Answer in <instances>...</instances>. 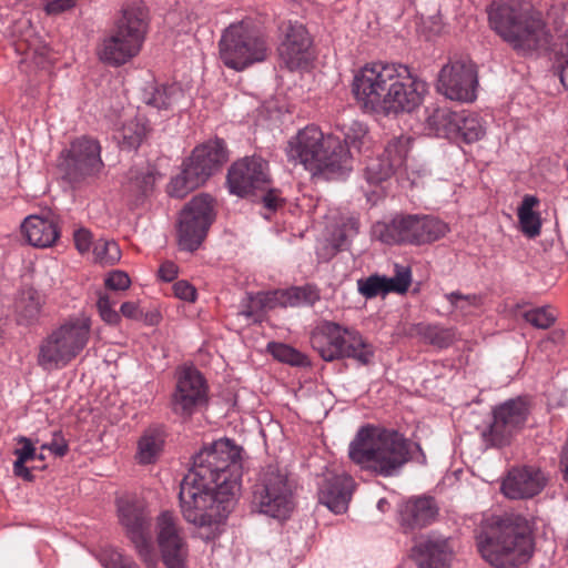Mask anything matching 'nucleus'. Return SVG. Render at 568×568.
<instances>
[{
  "instance_id": "obj_38",
  "label": "nucleus",
  "mask_w": 568,
  "mask_h": 568,
  "mask_svg": "<svg viewBox=\"0 0 568 568\" xmlns=\"http://www.w3.org/2000/svg\"><path fill=\"white\" fill-rule=\"evenodd\" d=\"M485 133L486 128L477 114L460 112L455 139L469 144L479 141Z\"/></svg>"
},
{
  "instance_id": "obj_8",
  "label": "nucleus",
  "mask_w": 568,
  "mask_h": 568,
  "mask_svg": "<svg viewBox=\"0 0 568 568\" xmlns=\"http://www.w3.org/2000/svg\"><path fill=\"white\" fill-rule=\"evenodd\" d=\"M148 26L144 7L133 4L123 9L114 31L102 40L98 49L99 59L112 67L129 62L141 51Z\"/></svg>"
},
{
  "instance_id": "obj_61",
  "label": "nucleus",
  "mask_w": 568,
  "mask_h": 568,
  "mask_svg": "<svg viewBox=\"0 0 568 568\" xmlns=\"http://www.w3.org/2000/svg\"><path fill=\"white\" fill-rule=\"evenodd\" d=\"M121 314L130 320H142L143 312L134 302H124L120 307Z\"/></svg>"
},
{
  "instance_id": "obj_2",
  "label": "nucleus",
  "mask_w": 568,
  "mask_h": 568,
  "mask_svg": "<svg viewBox=\"0 0 568 568\" xmlns=\"http://www.w3.org/2000/svg\"><path fill=\"white\" fill-rule=\"evenodd\" d=\"M427 92V83L402 63L366 64L353 80L354 97L366 112H412L423 103Z\"/></svg>"
},
{
  "instance_id": "obj_3",
  "label": "nucleus",
  "mask_w": 568,
  "mask_h": 568,
  "mask_svg": "<svg viewBox=\"0 0 568 568\" xmlns=\"http://www.w3.org/2000/svg\"><path fill=\"white\" fill-rule=\"evenodd\" d=\"M427 92V83L402 63L366 64L353 80L354 97L366 112H412L423 103Z\"/></svg>"
},
{
  "instance_id": "obj_54",
  "label": "nucleus",
  "mask_w": 568,
  "mask_h": 568,
  "mask_svg": "<svg viewBox=\"0 0 568 568\" xmlns=\"http://www.w3.org/2000/svg\"><path fill=\"white\" fill-rule=\"evenodd\" d=\"M131 280L123 271H113L105 278V286L114 291H124L130 287Z\"/></svg>"
},
{
  "instance_id": "obj_63",
  "label": "nucleus",
  "mask_w": 568,
  "mask_h": 568,
  "mask_svg": "<svg viewBox=\"0 0 568 568\" xmlns=\"http://www.w3.org/2000/svg\"><path fill=\"white\" fill-rule=\"evenodd\" d=\"M282 200L278 195V191L271 189L263 196L264 206L270 210H275L281 204Z\"/></svg>"
},
{
  "instance_id": "obj_64",
  "label": "nucleus",
  "mask_w": 568,
  "mask_h": 568,
  "mask_svg": "<svg viewBox=\"0 0 568 568\" xmlns=\"http://www.w3.org/2000/svg\"><path fill=\"white\" fill-rule=\"evenodd\" d=\"M27 462H21L20 466L18 462L13 463V473L16 476L21 477L26 480H32L33 476L28 467H26Z\"/></svg>"
},
{
  "instance_id": "obj_24",
  "label": "nucleus",
  "mask_w": 568,
  "mask_h": 568,
  "mask_svg": "<svg viewBox=\"0 0 568 568\" xmlns=\"http://www.w3.org/2000/svg\"><path fill=\"white\" fill-rule=\"evenodd\" d=\"M413 557L418 568H449L454 552L447 538L429 534L415 545Z\"/></svg>"
},
{
  "instance_id": "obj_26",
  "label": "nucleus",
  "mask_w": 568,
  "mask_h": 568,
  "mask_svg": "<svg viewBox=\"0 0 568 568\" xmlns=\"http://www.w3.org/2000/svg\"><path fill=\"white\" fill-rule=\"evenodd\" d=\"M438 515V506L433 497H412L399 508V525L405 532L430 525Z\"/></svg>"
},
{
  "instance_id": "obj_45",
  "label": "nucleus",
  "mask_w": 568,
  "mask_h": 568,
  "mask_svg": "<svg viewBox=\"0 0 568 568\" xmlns=\"http://www.w3.org/2000/svg\"><path fill=\"white\" fill-rule=\"evenodd\" d=\"M384 277V286L386 294L388 293H406L412 282V271L408 266L395 264V275L392 277Z\"/></svg>"
},
{
  "instance_id": "obj_21",
  "label": "nucleus",
  "mask_w": 568,
  "mask_h": 568,
  "mask_svg": "<svg viewBox=\"0 0 568 568\" xmlns=\"http://www.w3.org/2000/svg\"><path fill=\"white\" fill-rule=\"evenodd\" d=\"M227 160L225 143L215 139L196 146L192 154L183 162L182 169L191 175L200 187Z\"/></svg>"
},
{
  "instance_id": "obj_25",
  "label": "nucleus",
  "mask_w": 568,
  "mask_h": 568,
  "mask_svg": "<svg viewBox=\"0 0 568 568\" xmlns=\"http://www.w3.org/2000/svg\"><path fill=\"white\" fill-rule=\"evenodd\" d=\"M311 39L303 24L290 23L285 31V39L278 48L283 63L290 70H296L307 64Z\"/></svg>"
},
{
  "instance_id": "obj_47",
  "label": "nucleus",
  "mask_w": 568,
  "mask_h": 568,
  "mask_svg": "<svg viewBox=\"0 0 568 568\" xmlns=\"http://www.w3.org/2000/svg\"><path fill=\"white\" fill-rule=\"evenodd\" d=\"M395 171L396 169L384 156L371 159L365 168V178L368 183L377 184L388 179Z\"/></svg>"
},
{
  "instance_id": "obj_4",
  "label": "nucleus",
  "mask_w": 568,
  "mask_h": 568,
  "mask_svg": "<svg viewBox=\"0 0 568 568\" xmlns=\"http://www.w3.org/2000/svg\"><path fill=\"white\" fill-rule=\"evenodd\" d=\"M349 458L382 477L397 476L410 460L426 464L420 445L395 429L374 425L361 427L348 446Z\"/></svg>"
},
{
  "instance_id": "obj_6",
  "label": "nucleus",
  "mask_w": 568,
  "mask_h": 568,
  "mask_svg": "<svg viewBox=\"0 0 568 568\" xmlns=\"http://www.w3.org/2000/svg\"><path fill=\"white\" fill-rule=\"evenodd\" d=\"M293 164H301L312 175L332 179L352 169V155L338 136L324 134L316 125H307L292 136L285 149Z\"/></svg>"
},
{
  "instance_id": "obj_12",
  "label": "nucleus",
  "mask_w": 568,
  "mask_h": 568,
  "mask_svg": "<svg viewBox=\"0 0 568 568\" xmlns=\"http://www.w3.org/2000/svg\"><path fill=\"white\" fill-rule=\"evenodd\" d=\"M448 231L445 222L429 215L396 216L389 223H376L373 227L374 236L388 245L429 244L445 236Z\"/></svg>"
},
{
  "instance_id": "obj_37",
  "label": "nucleus",
  "mask_w": 568,
  "mask_h": 568,
  "mask_svg": "<svg viewBox=\"0 0 568 568\" xmlns=\"http://www.w3.org/2000/svg\"><path fill=\"white\" fill-rule=\"evenodd\" d=\"M358 231V225L355 220H349L343 227L337 229L336 233L327 239L322 247L318 248L317 254L323 260H328L339 252L346 244L347 239Z\"/></svg>"
},
{
  "instance_id": "obj_51",
  "label": "nucleus",
  "mask_w": 568,
  "mask_h": 568,
  "mask_svg": "<svg viewBox=\"0 0 568 568\" xmlns=\"http://www.w3.org/2000/svg\"><path fill=\"white\" fill-rule=\"evenodd\" d=\"M454 310L460 311L463 314H469L470 307L480 305V297L477 295H463L459 292H452L445 295Z\"/></svg>"
},
{
  "instance_id": "obj_55",
  "label": "nucleus",
  "mask_w": 568,
  "mask_h": 568,
  "mask_svg": "<svg viewBox=\"0 0 568 568\" xmlns=\"http://www.w3.org/2000/svg\"><path fill=\"white\" fill-rule=\"evenodd\" d=\"M41 449H49L54 456L63 457L68 453L69 446L63 436L59 433H54L52 440L43 444Z\"/></svg>"
},
{
  "instance_id": "obj_58",
  "label": "nucleus",
  "mask_w": 568,
  "mask_h": 568,
  "mask_svg": "<svg viewBox=\"0 0 568 568\" xmlns=\"http://www.w3.org/2000/svg\"><path fill=\"white\" fill-rule=\"evenodd\" d=\"M559 54L561 58L560 65V81L562 85L568 90V31L565 33L562 43L560 44Z\"/></svg>"
},
{
  "instance_id": "obj_36",
  "label": "nucleus",
  "mask_w": 568,
  "mask_h": 568,
  "mask_svg": "<svg viewBox=\"0 0 568 568\" xmlns=\"http://www.w3.org/2000/svg\"><path fill=\"white\" fill-rule=\"evenodd\" d=\"M460 113L446 108H437L427 116V124L435 134L444 138H455Z\"/></svg>"
},
{
  "instance_id": "obj_30",
  "label": "nucleus",
  "mask_w": 568,
  "mask_h": 568,
  "mask_svg": "<svg viewBox=\"0 0 568 568\" xmlns=\"http://www.w3.org/2000/svg\"><path fill=\"white\" fill-rule=\"evenodd\" d=\"M182 95L181 88L175 84L150 83L143 89L142 100L146 105L158 110H169Z\"/></svg>"
},
{
  "instance_id": "obj_32",
  "label": "nucleus",
  "mask_w": 568,
  "mask_h": 568,
  "mask_svg": "<svg viewBox=\"0 0 568 568\" xmlns=\"http://www.w3.org/2000/svg\"><path fill=\"white\" fill-rule=\"evenodd\" d=\"M42 300L33 288L23 290L16 301L17 322L21 325L36 323L41 313Z\"/></svg>"
},
{
  "instance_id": "obj_40",
  "label": "nucleus",
  "mask_w": 568,
  "mask_h": 568,
  "mask_svg": "<svg viewBox=\"0 0 568 568\" xmlns=\"http://www.w3.org/2000/svg\"><path fill=\"white\" fill-rule=\"evenodd\" d=\"M155 183V175L149 169H131L128 173L126 190L136 197L148 195Z\"/></svg>"
},
{
  "instance_id": "obj_35",
  "label": "nucleus",
  "mask_w": 568,
  "mask_h": 568,
  "mask_svg": "<svg viewBox=\"0 0 568 568\" xmlns=\"http://www.w3.org/2000/svg\"><path fill=\"white\" fill-rule=\"evenodd\" d=\"M164 445L163 433L159 429H148L138 443L136 459L140 464H152L160 456Z\"/></svg>"
},
{
  "instance_id": "obj_60",
  "label": "nucleus",
  "mask_w": 568,
  "mask_h": 568,
  "mask_svg": "<svg viewBox=\"0 0 568 568\" xmlns=\"http://www.w3.org/2000/svg\"><path fill=\"white\" fill-rule=\"evenodd\" d=\"M112 568H136L134 561L120 551H114L110 556Z\"/></svg>"
},
{
  "instance_id": "obj_46",
  "label": "nucleus",
  "mask_w": 568,
  "mask_h": 568,
  "mask_svg": "<svg viewBox=\"0 0 568 568\" xmlns=\"http://www.w3.org/2000/svg\"><path fill=\"white\" fill-rule=\"evenodd\" d=\"M368 141V131L365 124L358 121H352L349 124L344 125V142L343 144L348 151L354 148L358 151L366 145Z\"/></svg>"
},
{
  "instance_id": "obj_9",
  "label": "nucleus",
  "mask_w": 568,
  "mask_h": 568,
  "mask_svg": "<svg viewBox=\"0 0 568 568\" xmlns=\"http://www.w3.org/2000/svg\"><path fill=\"white\" fill-rule=\"evenodd\" d=\"M295 483L288 471L271 464L261 469L253 487L252 504L260 514L286 520L295 508Z\"/></svg>"
},
{
  "instance_id": "obj_49",
  "label": "nucleus",
  "mask_w": 568,
  "mask_h": 568,
  "mask_svg": "<svg viewBox=\"0 0 568 568\" xmlns=\"http://www.w3.org/2000/svg\"><path fill=\"white\" fill-rule=\"evenodd\" d=\"M197 187L196 183L191 181V175L182 169L180 174L171 179L168 193L173 197L182 199Z\"/></svg>"
},
{
  "instance_id": "obj_22",
  "label": "nucleus",
  "mask_w": 568,
  "mask_h": 568,
  "mask_svg": "<svg viewBox=\"0 0 568 568\" xmlns=\"http://www.w3.org/2000/svg\"><path fill=\"white\" fill-rule=\"evenodd\" d=\"M355 489L354 479L344 471H327L318 484V501L332 513L339 515L348 509Z\"/></svg>"
},
{
  "instance_id": "obj_42",
  "label": "nucleus",
  "mask_w": 568,
  "mask_h": 568,
  "mask_svg": "<svg viewBox=\"0 0 568 568\" xmlns=\"http://www.w3.org/2000/svg\"><path fill=\"white\" fill-rule=\"evenodd\" d=\"M410 138L405 135L393 138L387 143L383 156L387 162L392 163L396 170L400 169L406 162L410 150Z\"/></svg>"
},
{
  "instance_id": "obj_5",
  "label": "nucleus",
  "mask_w": 568,
  "mask_h": 568,
  "mask_svg": "<svg viewBox=\"0 0 568 568\" xmlns=\"http://www.w3.org/2000/svg\"><path fill=\"white\" fill-rule=\"evenodd\" d=\"M476 542L481 557L497 568H516L531 558L534 541L527 521L516 515L488 516L480 523Z\"/></svg>"
},
{
  "instance_id": "obj_27",
  "label": "nucleus",
  "mask_w": 568,
  "mask_h": 568,
  "mask_svg": "<svg viewBox=\"0 0 568 568\" xmlns=\"http://www.w3.org/2000/svg\"><path fill=\"white\" fill-rule=\"evenodd\" d=\"M75 357L52 332L39 345L38 364L45 371L63 368Z\"/></svg>"
},
{
  "instance_id": "obj_7",
  "label": "nucleus",
  "mask_w": 568,
  "mask_h": 568,
  "mask_svg": "<svg viewBox=\"0 0 568 568\" xmlns=\"http://www.w3.org/2000/svg\"><path fill=\"white\" fill-rule=\"evenodd\" d=\"M488 18L491 28L521 54L549 43L540 13L525 0H498L490 6Z\"/></svg>"
},
{
  "instance_id": "obj_10",
  "label": "nucleus",
  "mask_w": 568,
  "mask_h": 568,
  "mask_svg": "<svg viewBox=\"0 0 568 568\" xmlns=\"http://www.w3.org/2000/svg\"><path fill=\"white\" fill-rule=\"evenodd\" d=\"M311 345L326 362L353 358L363 365L371 363L374 348L355 329L324 321L311 334Z\"/></svg>"
},
{
  "instance_id": "obj_53",
  "label": "nucleus",
  "mask_w": 568,
  "mask_h": 568,
  "mask_svg": "<svg viewBox=\"0 0 568 568\" xmlns=\"http://www.w3.org/2000/svg\"><path fill=\"white\" fill-rule=\"evenodd\" d=\"M20 447L16 448L13 454L17 456L16 462L20 466L21 462H29L36 458V447L30 438L20 436L17 438Z\"/></svg>"
},
{
  "instance_id": "obj_44",
  "label": "nucleus",
  "mask_w": 568,
  "mask_h": 568,
  "mask_svg": "<svg viewBox=\"0 0 568 568\" xmlns=\"http://www.w3.org/2000/svg\"><path fill=\"white\" fill-rule=\"evenodd\" d=\"M93 255L103 265H113L121 258V250L113 240L100 239L93 244Z\"/></svg>"
},
{
  "instance_id": "obj_11",
  "label": "nucleus",
  "mask_w": 568,
  "mask_h": 568,
  "mask_svg": "<svg viewBox=\"0 0 568 568\" xmlns=\"http://www.w3.org/2000/svg\"><path fill=\"white\" fill-rule=\"evenodd\" d=\"M220 59L234 71H243L268 55V45L258 31L248 22L229 26L219 42Z\"/></svg>"
},
{
  "instance_id": "obj_19",
  "label": "nucleus",
  "mask_w": 568,
  "mask_h": 568,
  "mask_svg": "<svg viewBox=\"0 0 568 568\" xmlns=\"http://www.w3.org/2000/svg\"><path fill=\"white\" fill-rule=\"evenodd\" d=\"M477 84V71L471 62L453 61L439 71L437 91L453 101L473 102Z\"/></svg>"
},
{
  "instance_id": "obj_50",
  "label": "nucleus",
  "mask_w": 568,
  "mask_h": 568,
  "mask_svg": "<svg viewBox=\"0 0 568 568\" xmlns=\"http://www.w3.org/2000/svg\"><path fill=\"white\" fill-rule=\"evenodd\" d=\"M358 292L365 298H374L378 295H386V288L384 286V277L378 274L371 275L366 278L357 281Z\"/></svg>"
},
{
  "instance_id": "obj_56",
  "label": "nucleus",
  "mask_w": 568,
  "mask_h": 568,
  "mask_svg": "<svg viewBox=\"0 0 568 568\" xmlns=\"http://www.w3.org/2000/svg\"><path fill=\"white\" fill-rule=\"evenodd\" d=\"M174 295L186 302H194L196 298V290L186 281H179L173 285Z\"/></svg>"
},
{
  "instance_id": "obj_28",
  "label": "nucleus",
  "mask_w": 568,
  "mask_h": 568,
  "mask_svg": "<svg viewBox=\"0 0 568 568\" xmlns=\"http://www.w3.org/2000/svg\"><path fill=\"white\" fill-rule=\"evenodd\" d=\"M27 242L36 247H49L59 237V230L53 220L30 215L21 224Z\"/></svg>"
},
{
  "instance_id": "obj_23",
  "label": "nucleus",
  "mask_w": 568,
  "mask_h": 568,
  "mask_svg": "<svg viewBox=\"0 0 568 568\" xmlns=\"http://www.w3.org/2000/svg\"><path fill=\"white\" fill-rule=\"evenodd\" d=\"M544 473L536 467H516L503 480L501 491L509 499H527L538 495L546 486Z\"/></svg>"
},
{
  "instance_id": "obj_59",
  "label": "nucleus",
  "mask_w": 568,
  "mask_h": 568,
  "mask_svg": "<svg viewBox=\"0 0 568 568\" xmlns=\"http://www.w3.org/2000/svg\"><path fill=\"white\" fill-rule=\"evenodd\" d=\"M75 4V0H52L48 2L44 10L48 14H59L64 12Z\"/></svg>"
},
{
  "instance_id": "obj_13",
  "label": "nucleus",
  "mask_w": 568,
  "mask_h": 568,
  "mask_svg": "<svg viewBox=\"0 0 568 568\" xmlns=\"http://www.w3.org/2000/svg\"><path fill=\"white\" fill-rule=\"evenodd\" d=\"M216 216L215 201L206 193L194 196L181 211L178 225V243L181 250L199 248Z\"/></svg>"
},
{
  "instance_id": "obj_48",
  "label": "nucleus",
  "mask_w": 568,
  "mask_h": 568,
  "mask_svg": "<svg viewBox=\"0 0 568 568\" xmlns=\"http://www.w3.org/2000/svg\"><path fill=\"white\" fill-rule=\"evenodd\" d=\"M524 318L536 328L547 329L557 320V312L551 306H541L525 312Z\"/></svg>"
},
{
  "instance_id": "obj_16",
  "label": "nucleus",
  "mask_w": 568,
  "mask_h": 568,
  "mask_svg": "<svg viewBox=\"0 0 568 568\" xmlns=\"http://www.w3.org/2000/svg\"><path fill=\"white\" fill-rule=\"evenodd\" d=\"M528 414V404L521 397L506 400L495 407L493 422L488 429L483 432L485 442L495 447L508 445L513 436L525 426Z\"/></svg>"
},
{
  "instance_id": "obj_17",
  "label": "nucleus",
  "mask_w": 568,
  "mask_h": 568,
  "mask_svg": "<svg viewBox=\"0 0 568 568\" xmlns=\"http://www.w3.org/2000/svg\"><path fill=\"white\" fill-rule=\"evenodd\" d=\"M102 166L100 144L87 136L73 141L70 149L61 153L59 161L60 170L70 182L95 174Z\"/></svg>"
},
{
  "instance_id": "obj_43",
  "label": "nucleus",
  "mask_w": 568,
  "mask_h": 568,
  "mask_svg": "<svg viewBox=\"0 0 568 568\" xmlns=\"http://www.w3.org/2000/svg\"><path fill=\"white\" fill-rule=\"evenodd\" d=\"M267 349L280 362L287 363L293 366H307L308 359L301 352L283 343H268Z\"/></svg>"
},
{
  "instance_id": "obj_14",
  "label": "nucleus",
  "mask_w": 568,
  "mask_h": 568,
  "mask_svg": "<svg viewBox=\"0 0 568 568\" xmlns=\"http://www.w3.org/2000/svg\"><path fill=\"white\" fill-rule=\"evenodd\" d=\"M207 404L209 385L202 373L192 366L179 369L175 387L171 395L172 412L183 418H190Z\"/></svg>"
},
{
  "instance_id": "obj_52",
  "label": "nucleus",
  "mask_w": 568,
  "mask_h": 568,
  "mask_svg": "<svg viewBox=\"0 0 568 568\" xmlns=\"http://www.w3.org/2000/svg\"><path fill=\"white\" fill-rule=\"evenodd\" d=\"M101 318L110 324L115 325L120 322V314L112 308L110 298L106 295H101L97 303Z\"/></svg>"
},
{
  "instance_id": "obj_29",
  "label": "nucleus",
  "mask_w": 568,
  "mask_h": 568,
  "mask_svg": "<svg viewBox=\"0 0 568 568\" xmlns=\"http://www.w3.org/2000/svg\"><path fill=\"white\" fill-rule=\"evenodd\" d=\"M90 329L88 318H72L54 328L52 334L78 356L88 345Z\"/></svg>"
},
{
  "instance_id": "obj_1",
  "label": "nucleus",
  "mask_w": 568,
  "mask_h": 568,
  "mask_svg": "<svg viewBox=\"0 0 568 568\" xmlns=\"http://www.w3.org/2000/svg\"><path fill=\"white\" fill-rule=\"evenodd\" d=\"M241 447L231 439L214 442L193 457L180 484L185 520L201 528H217L230 515L242 476Z\"/></svg>"
},
{
  "instance_id": "obj_57",
  "label": "nucleus",
  "mask_w": 568,
  "mask_h": 568,
  "mask_svg": "<svg viewBox=\"0 0 568 568\" xmlns=\"http://www.w3.org/2000/svg\"><path fill=\"white\" fill-rule=\"evenodd\" d=\"M77 250L81 253H88L92 246V234L87 229H79L73 234Z\"/></svg>"
},
{
  "instance_id": "obj_62",
  "label": "nucleus",
  "mask_w": 568,
  "mask_h": 568,
  "mask_svg": "<svg viewBox=\"0 0 568 568\" xmlns=\"http://www.w3.org/2000/svg\"><path fill=\"white\" fill-rule=\"evenodd\" d=\"M178 275V266L173 262H164L159 268V276L165 281L171 282Z\"/></svg>"
},
{
  "instance_id": "obj_31",
  "label": "nucleus",
  "mask_w": 568,
  "mask_h": 568,
  "mask_svg": "<svg viewBox=\"0 0 568 568\" xmlns=\"http://www.w3.org/2000/svg\"><path fill=\"white\" fill-rule=\"evenodd\" d=\"M148 132L146 120L136 114L123 122L121 128L116 131L115 139L121 149L128 151L136 150L146 138Z\"/></svg>"
},
{
  "instance_id": "obj_15",
  "label": "nucleus",
  "mask_w": 568,
  "mask_h": 568,
  "mask_svg": "<svg viewBox=\"0 0 568 568\" xmlns=\"http://www.w3.org/2000/svg\"><path fill=\"white\" fill-rule=\"evenodd\" d=\"M118 513L120 523L139 556L148 566H153L154 549L144 505L134 498L123 497L118 500Z\"/></svg>"
},
{
  "instance_id": "obj_39",
  "label": "nucleus",
  "mask_w": 568,
  "mask_h": 568,
  "mask_svg": "<svg viewBox=\"0 0 568 568\" xmlns=\"http://www.w3.org/2000/svg\"><path fill=\"white\" fill-rule=\"evenodd\" d=\"M275 297L276 295H273V293L261 292L255 295L250 294L242 304L240 314L247 320L258 322L265 308H274L276 306Z\"/></svg>"
},
{
  "instance_id": "obj_20",
  "label": "nucleus",
  "mask_w": 568,
  "mask_h": 568,
  "mask_svg": "<svg viewBox=\"0 0 568 568\" xmlns=\"http://www.w3.org/2000/svg\"><path fill=\"white\" fill-rule=\"evenodd\" d=\"M156 529L158 544L165 566L168 568H185L189 549L178 518L170 511L161 513L158 517Z\"/></svg>"
},
{
  "instance_id": "obj_33",
  "label": "nucleus",
  "mask_w": 568,
  "mask_h": 568,
  "mask_svg": "<svg viewBox=\"0 0 568 568\" xmlns=\"http://www.w3.org/2000/svg\"><path fill=\"white\" fill-rule=\"evenodd\" d=\"M538 203L539 200L536 196L525 195L517 211L520 230L529 239L538 236L541 231L540 214L534 211Z\"/></svg>"
},
{
  "instance_id": "obj_34",
  "label": "nucleus",
  "mask_w": 568,
  "mask_h": 568,
  "mask_svg": "<svg viewBox=\"0 0 568 568\" xmlns=\"http://www.w3.org/2000/svg\"><path fill=\"white\" fill-rule=\"evenodd\" d=\"M273 295H276V305L280 304L284 307L313 305L320 300L317 290L311 285L291 287L285 291L274 292Z\"/></svg>"
},
{
  "instance_id": "obj_41",
  "label": "nucleus",
  "mask_w": 568,
  "mask_h": 568,
  "mask_svg": "<svg viewBox=\"0 0 568 568\" xmlns=\"http://www.w3.org/2000/svg\"><path fill=\"white\" fill-rule=\"evenodd\" d=\"M415 331L426 343L440 348L449 346L455 338L453 329L438 325L418 324Z\"/></svg>"
},
{
  "instance_id": "obj_18",
  "label": "nucleus",
  "mask_w": 568,
  "mask_h": 568,
  "mask_svg": "<svg viewBox=\"0 0 568 568\" xmlns=\"http://www.w3.org/2000/svg\"><path fill=\"white\" fill-rule=\"evenodd\" d=\"M271 184L268 163L257 155L245 156L234 162L227 172L230 193L240 197L266 190Z\"/></svg>"
}]
</instances>
